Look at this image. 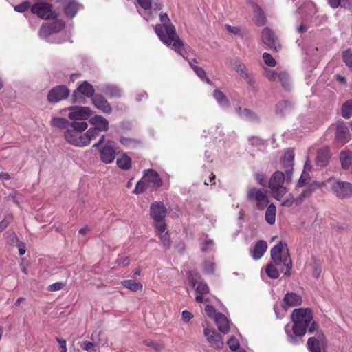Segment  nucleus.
<instances>
[{
	"mask_svg": "<svg viewBox=\"0 0 352 352\" xmlns=\"http://www.w3.org/2000/svg\"><path fill=\"white\" fill-rule=\"evenodd\" d=\"M162 24L155 26V32L160 40L166 45H172L173 48L184 58L186 51L182 39L177 35L175 26L170 23V20L166 13H161L160 15Z\"/></svg>",
	"mask_w": 352,
	"mask_h": 352,
	"instance_id": "obj_1",
	"label": "nucleus"
},
{
	"mask_svg": "<svg viewBox=\"0 0 352 352\" xmlns=\"http://www.w3.org/2000/svg\"><path fill=\"white\" fill-rule=\"evenodd\" d=\"M294 322L292 331L294 335L302 337L307 329L314 319L313 312L310 308L294 309L291 315Z\"/></svg>",
	"mask_w": 352,
	"mask_h": 352,
	"instance_id": "obj_2",
	"label": "nucleus"
},
{
	"mask_svg": "<svg viewBox=\"0 0 352 352\" xmlns=\"http://www.w3.org/2000/svg\"><path fill=\"white\" fill-rule=\"evenodd\" d=\"M272 261L276 265H280L286 267L284 274L287 276L291 275L292 268V261L289 252V249L286 243L280 241L270 250Z\"/></svg>",
	"mask_w": 352,
	"mask_h": 352,
	"instance_id": "obj_3",
	"label": "nucleus"
},
{
	"mask_svg": "<svg viewBox=\"0 0 352 352\" xmlns=\"http://www.w3.org/2000/svg\"><path fill=\"white\" fill-rule=\"evenodd\" d=\"M95 95V89L93 85L85 80L74 91L72 95L73 102L78 104L84 103L85 98L83 96L87 98H92Z\"/></svg>",
	"mask_w": 352,
	"mask_h": 352,
	"instance_id": "obj_4",
	"label": "nucleus"
},
{
	"mask_svg": "<svg viewBox=\"0 0 352 352\" xmlns=\"http://www.w3.org/2000/svg\"><path fill=\"white\" fill-rule=\"evenodd\" d=\"M52 5L48 3L40 2L36 3L31 7V12L36 14L43 19H55L58 14L54 13L52 10Z\"/></svg>",
	"mask_w": 352,
	"mask_h": 352,
	"instance_id": "obj_5",
	"label": "nucleus"
},
{
	"mask_svg": "<svg viewBox=\"0 0 352 352\" xmlns=\"http://www.w3.org/2000/svg\"><path fill=\"white\" fill-rule=\"evenodd\" d=\"M247 198L250 201L254 200L256 201V208L259 210H263L269 204L270 201L268 197L264 193L261 189L251 188L249 189Z\"/></svg>",
	"mask_w": 352,
	"mask_h": 352,
	"instance_id": "obj_6",
	"label": "nucleus"
},
{
	"mask_svg": "<svg viewBox=\"0 0 352 352\" xmlns=\"http://www.w3.org/2000/svg\"><path fill=\"white\" fill-rule=\"evenodd\" d=\"M70 91L65 85H58L51 89L47 96L50 103H57L68 98Z\"/></svg>",
	"mask_w": 352,
	"mask_h": 352,
	"instance_id": "obj_7",
	"label": "nucleus"
},
{
	"mask_svg": "<svg viewBox=\"0 0 352 352\" xmlns=\"http://www.w3.org/2000/svg\"><path fill=\"white\" fill-rule=\"evenodd\" d=\"M188 279L191 287L194 288L197 293V296L195 298L196 302L198 303L203 302L204 300V295L209 292L208 285L202 280H197L191 273L189 274Z\"/></svg>",
	"mask_w": 352,
	"mask_h": 352,
	"instance_id": "obj_8",
	"label": "nucleus"
},
{
	"mask_svg": "<svg viewBox=\"0 0 352 352\" xmlns=\"http://www.w3.org/2000/svg\"><path fill=\"white\" fill-rule=\"evenodd\" d=\"M262 41L269 49L278 52L281 49V45L278 42L274 32L268 27L263 28L261 34Z\"/></svg>",
	"mask_w": 352,
	"mask_h": 352,
	"instance_id": "obj_9",
	"label": "nucleus"
},
{
	"mask_svg": "<svg viewBox=\"0 0 352 352\" xmlns=\"http://www.w3.org/2000/svg\"><path fill=\"white\" fill-rule=\"evenodd\" d=\"M335 195L340 199L352 197V184L346 182L338 181L331 186Z\"/></svg>",
	"mask_w": 352,
	"mask_h": 352,
	"instance_id": "obj_10",
	"label": "nucleus"
},
{
	"mask_svg": "<svg viewBox=\"0 0 352 352\" xmlns=\"http://www.w3.org/2000/svg\"><path fill=\"white\" fill-rule=\"evenodd\" d=\"M70 113L69 119L73 120H85L91 115L92 111L89 107L82 106H72L68 108Z\"/></svg>",
	"mask_w": 352,
	"mask_h": 352,
	"instance_id": "obj_11",
	"label": "nucleus"
},
{
	"mask_svg": "<svg viewBox=\"0 0 352 352\" xmlns=\"http://www.w3.org/2000/svg\"><path fill=\"white\" fill-rule=\"evenodd\" d=\"M167 209L162 201H155L150 206V216L154 221L164 220Z\"/></svg>",
	"mask_w": 352,
	"mask_h": 352,
	"instance_id": "obj_12",
	"label": "nucleus"
},
{
	"mask_svg": "<svg viewBox=\"0 0 352 352\" xmlns=\"http://www.w3.org/2000/svg\"><path fill=\"white\" fill-rule=\"evenodd\" d=\"M92 104L98 110L104 113L111 114L112 113V107L104 95L101 94H96L91 98Z\"/></svg>",
	"mask_w": 352,
	"mask_h": 352,
	"instance_id": "obj_13",
	"label": "nucleus"
},
{
	"mask_svg": "<svg viewBox=\"0 0 352 352\" xmlns=\"http://www.w3.org/2000/svg\"><path fill=\"white\" fill-rule=\"evenodd\" d=\"M336 138L342 144H345L351 140L349 129L342 120L336 122Z\"/></svg>",
	"mask_w": 352,
	"mask_h": 352,
	"instance_id": "obj_14",
	"label": "nucleus"
},
{
	"mask_svg": "<svg viewBox=\"0 0 352 352\" xmlns=\"http://www.w3.org/2000/svg\"><path fill=\"white\" fill-rule=\"evenodd\" d=\"M144 178L146 180L153 190H157L163 184L160 175L153 169H147L144 171Z\"/></svg>",
	"mask_w": 352,
	"mask_h": 352,
	"instance_id": "obj_15",
	"label": "nucleus"
},
{
	"mask_svg": "<svg viewBox=\"0 0 352 352\" xmlns=\"http://www.w3.org/2000/svg\"><path fill=\"white\" fill-rule=\"evenodd\" d=\"M100 160L105 164H110L113 162L116 157V151L113 145V142L108 141L105 146L100 151Z\"/></svg>",
	"mask_w": 352,
	"mask_h": 352,
	"instance_id": "obj_16",
	"label": "nucleus"
},
{
	"mask_svg": "<svg viewBox=\"0 0 352 352\" xmlns=\"http://www.w3.org/2000/svg\"><path fill=\"white\" fill-rule=\"evenodd\" d=\"M204 334L209 342L210 345L212 347H219L220 334L217 332L214 329L210 328L207 323L203 324Z\"/></svg>",
	"mask_w": 352,
	"mask_h": 352,
	"instance_id": "obj_17",
	"label": "nucleus"
},
{
	"mask_svg": "<svg viewBox=\"0 0 352 352\" xmlns=\"http://www.w3.org/2000/svg\"><path fill=\"white\" fill-rule=\"evenodd\" d=\"M66 141L76 146H83V135L75 130L67 129L64 134Z\"/></svg>",
	"mask_w": 352,
	"mask_h": 352,
	"instance_id": "obj_18",
	"label": "nucleus"
},
{
	"mask_svg": "<svg viewBox=\"0 0 352 352\" xmlns=\"http://www.w3.org/2000/svg\"><path fill=\"white\" fill-rule=\"evenodd\" d=\"M65 14L72 19L79 10L80 5L76 0H60Z\"/></svg>",
	"mask_w": 352,
	"mask_h": 352,
	"instance_id": "obj_19",
	"label": "nucleus"
},
{
	"mask_svg": "<svg viewBox=\"0 0 352 352\" xmlns=\"http://www.w3.org/2000/svg\"><path fill=\"white\" fill-rule=\"evenodd\" d=\"M285 180V174L280 170L274 172L268 182V186L271 190L276 189L283 186Z\"/></svg>",
	"mask_w": 352,
	"mask_h": 352,
	"instance_id": "obj_20",
	"label": "nucleus"
},
{
	"mask_svg": "<svg viewBox=\"0 0 352 352\" xmlns=\"http://www.w3.org/2000/svg\"><path fill=\"white\" fill-rule=\"evenodd\" d=\"M331 155L328 147L320 148L317 152L316 164L318 166H326L331 159Z\"/></svg>",
	"mask_w": 352,
	"mask_h": 352,
	"instance_id": "obj_21",
	"label": "nucleus"
},
{
	"mask_svg": "<svg viewBox=\"0 0 352 352\" xmlns=\"http://www.w3.org/2000/svg\"><path fill=\"white\" fill-rule=\"evenodd\" d=\"M267 249V243L264 240H258L251 251V256L254 260L260 259Z\"/></svg>",
	"mask_w": 352,
	"mask_h": 352,
	"instance_id": "obj_22",
	"label": "nucleus"
},
{
	"mask_svg": "<svg viewBox=\"0 0 352 352\" xmlns=\"http://www.w3.org/2000/svg\"><path fill=\"white\" fill-rule=\"evenodd\" d=\"M283 302L288 307L299 306L302 302V298L294 292H287L283 298Z\"/></svg>",
	"mask_w": 352,
	"mask_h": 352,
	"instance_id": "obj_23",
	"label": "nucleus"
},
{
	"mask_svg": "<svg viewBox=\"0 0 352 352\" xmlns=\"http://www.w3.org/2000/svg\"><path fill=\"white\" fill-rule=\"evenodd\" d=\"M101 91L110 98H120L122 95V89L115 85H104Z\"/></svg>",
	"mask_w": 352,
	"mask_h": 352,
	"instance_id": "obj_24",
	"label": "nucleus"
},
{
	"mask_svg": "<svg viewBox=\"0 0 352 352\" xmlns=\"http://www.w3.org/2000/svg\"><path fill=\"white\" fill-rule=\"evenodd\" d=\"M188 63L190 67L193 69V71L196 73V74L202 80L206 81L207 83L212 85V82L206 76V73L205 70L197 65L198 61L195 58H192L188 60Z\"/></svg>",
	"mask_w": 352,
	"mask_h": 352,
	"instance_id": "obj_25",
	"label": "nucleus"
},
{
	"mask_svg": "<svg viewBox=\"0 0 352 352\" xmlns=\"http://www.w3.org/2000/svg\"><path fill=\"white\" fill-rule=\"evenodd\" d=\"M238 114L241 118L247 119L252 122H259L260 119L259 117L251 109L241 107H238L236 109Z\"/></svg>",
	"mask_w": 352,
	"mask_h": 352,
	"instance_id": "obj_26",
	"label": "nucleus"
},
{
	"mask_svg": "<svg viewBox=\"0 0 352 352\" xmlns=\"http://www.w3.org/2000/svg\"><path fill=\"white\" fill-rule=\"evenodd\" d=\"M340 161L342 168L348 170L352 165V152L349 150H344L340 152Z\"/></svg>",
	"mask_w": 352,
	"mask_h": 352,
	"instance_id": "obj_27",
	"label": "nucleus"
},
{
	"mask_svg": "<svg viewBox=\"0 0 352 352\" xmlns=\"http://www.w3.org/2000/svg\"><path fill=\"white\" fill-rule=\"evenodd\" d=\"M100 126H95L89 129L85 133L83 134V146L88 145L91 140L95 139L99 135V132L102 131Z\"/></svg>",
	"mask_w": 352,
	"mask_h": 352,
	"instance_id": "obj_28",
	"label": "nucleus"
},
{
	"mask_svg": "<svg viewBox=\"0 0 352 352\" xmlns=\"http://www.w3.org/2000/svg\"><path fill=\"white\" fill-rule=\"evenodd\" d=\"M292 103L288 100H281L276 105L275 113L277 116L283 117L284 115L292 109Z\"/></svg>",
	"mask_w": 352,
	"mask_h": 352,
	"instance_id": "obj_29",
	"label": "nucleus"
},
{
	"mask_svg": "<svg viewBox=\"0 0 352 352\" xmlns=\"http://www.w3.org/2000/svg\"><path fill=\"white\" fill-rule=\"evenodd\" d=\"M276 208L274 204H270L265 211V219L270 224L273 225L276 221Z\"/></svg>",
	"mask_w": 352,
	"mask_h": 352,
	"instance_id": "obj_30",
	"label": "nucleus"
},
{
	"mask_svg": "<svg viewBox=\"0 0 352 352\" xmlns=\"http://www.w3.org/2000/svg\"><path fill=\"white\" fill-rule=\"evenodd\" d=\"M205 311L208 317L213 318L217 324V329L220 331V313L212 305H207L205 307Z\"/></svg>",
	"mask_w": 352,
	"mask_h": 352,
	"instance_id": "obj_31",
	"label": "nucleus"
},
{
	"mask_svg": "<svg viewBox=\"0 0 352 352\" xmlns=\"http://www.w3.org/2000/svg\"><path fill=\"white\" fill-rule=\"evenodd\" d=\"M69 124L70 122L68 121L66 118L60 117L53 118L51 120V124L60 129L67 130V129H69Z\"/></svg>",
	"mask_w": 352,
	"mask_h": 352,
	"instance_id": "obj_32",
	"label": "nucleus"
},
{
	"mask_svg": "<svg viewBox=\"0 0 352 352\" xmlns=\"http://www.w3.org/2000/svg\"><path fill=\"white\" fill-rule=\"evenodd\" d=\"M117 165L124 170H128L131 167V159L126 154L124 153L121 157L117 159Z\"/></svg>",
	"mask_w": 352,
	"mask_h": 352,
	"instance_id": "obj_33",
	"label": "nucleus"
},
{
	"mask_svg": "<svg viewBox=\"0 0 352 352\" xmlns=\"http://www.w3.org/2000/svg\"><path fill=\"white\" fill-rule=\"evenodd\" d=\"M329 6L332 8H337L338 7L344 9H351L352 3L349 0H327Z\"/></svg>",
	"mask_w": 352,
	"mask_h": 352,
	"instance_id": "obj_34",
	"label": "nucleus"
},
{
	"mask_svg": "<svg viewBox=\"0 0 352 352\" xmlns=\"http://www.w3.org/2000/svg\"><path fill=\"white\" fill-rule=\"evenodd\" d=\"M89 122L93 125H97L100 122H103V126H100V129L103 131H107L109 130V122L108 120L102 116H95L89 120Z\"/></svg>",
	"mask_w": 352,
	"mask_h": 352,
	"instance_id": "obj_35",
	"label": "nucleus"
},
{
	"mask_svg": "<svg viewBox=\"0 0 352 352\" xmlns=\"http://www.w3.org/2000/svg\"><path fill=\"white\" fill-rule=\"evenodd\" d=\"M276 265L272 261L268 263L265 267V272L267 275L272 279H276L280 276L279 271L276 267Z\"/></svg>",
	"mask_w": 352,
	"mask_h": 352,
	"instance_id": "obj_36",
	"label": "nucleus"
},
{
	"mask_svg": "<svg viewBox=\"0 0 352 352\" xmlns=\"http://www.w3.org/2000/svg\"><path fill=\"white\" fill-rule=\"evenodd\" d=\"M122 285L133 292L140 291L142 289V285L134 280H124L122 281Z\"/></svg>",
	"mask_w": 352,
	"mask_h": 352,
	"instance_id": "obj_37",
	"label": "nucleus"
},
{
	"mask_svg": "<svg viewBox=\"0 0 352 352\" xmlns=\"http://www.w3.org/2000/svg\"><path fill=\"white\" fill-rule=\"evenodd\" d=\"M342 116L345 119H349L352 116V100H346L341 108Z\"/></svg>",
	"mask_w": 352,
	"mask_h": 352,
	"instance_id": "obj_38",
	"label": "nucleus"
},
{
	"mask_svg": "<svg viewBox=\"0 0 352 352\" xmlns=\"http://www.w3.org/2000/svg\"><path fill=\"white\" fill-rule=\"evenodd\" d=\"M49 26H50L53 34H56L61 31L65 26V22L61 19H57L56 18V20L52 21V22H47Z\"/></svg>",
	"mask_w": 352,
	"mask_h": 352,
	"instance_id": "obj_39",
	"label": "nucleus"
},
{
	"mask_svg": "<svg viewBox=\"0 0 352 352\" xmlns=\"http://www.w3.org/2000/svg\"><path fill=\"white\" fill-rule=\"evenodd\" d=\"M88 127V124L86 122H77L76 120L70 122L69 129L75 130L77 132L82 133V131H85Z\"/></svg>",
	"mask_w": 352,
	"mask_h": 352,
	"instance_id": "obj_40",
	"label": "nucleus"
},
{
	"mask_svg": "<svg viewBox=\"0 0 352 352\" xmlns=\"http://www.w3.org/2000/svg\"><path fill=\"white\" fill-rule=\"evenodd\" d=\"M151 186L146 182V180L143 177L142 180L139 181L135 186V188L133 190V193L139 195L144 192L147 189H148Z\"/></svg>",
	"mask_w": 352,
	"mask_h": 352,
	"instance_id": "obj_41",
	"label": "nucleus"
},
{
	"mask_svg": "<svg viewBox=\"0 0 352 352\" xmlns=\"http://www.w3.org/2000/svg\"><path fill=\"white\" fill-rule=\"evenodd\" d=\"M307 346L310 352H321L318 340L315 337H311L308 339Z\"/></svg>",
	"mask_w": 352,
	"mask_h": 352,
	"instance_id": "obj_42",
	"label": "nucleus"
},
{
	"mask_svg": "<svg viewBox=\"0 0 352 352\" xmlns=\"http://www.w3.org/2000/svg\"><path fill=\"white\" fill-rule=\"evenodd\" d=\"M255 12L256 14L255 19L256 24L258 26L264 25L266 21L265 15L259 6H256Z\"/></svg>",
	"mask_w": 352,
	"mask_h": 352,
	"instance_id": "obj_43",
	"label": "nucleus"
},
{
	"mask_svg": "<svg viewBox=\"0 0 352 352\" xmlns=\"http://www.w3.org/2000/svg\"><path fill=\"white\" fill-rule=\"evenodd\" d=\"M312 259L314 261V263L312 265L313 276H314V277L318 278L322 272V263H321L320 260L318 259L315 256H313Z\"/></svg>",
	"mask_w": 352,
	"mask_h": 352,
	"instance_id": "obj_44",
	"label": "nucleus"
},
{
	"mask_svg": "<svg viewBox=\"0 0 352 352\" xmlns=\"http://www.w3.org/2000/svg\"><path fill=\"white\" fill-rule=\"evenodd\" d=\"M278 77L280 82H281L283 87L285 90H287V91L289 90L291 88V84L289 82V75L287 74V73H286L285 72H281L279 73Z\"/></svg>",
	"mask_w": 352,
	"mask_h": 352,
	"instance_id": "obj_45",
	"label": "nucleus"
},
{
	"mask_svg": "<svg viewBox=\"0 0 352 352\" xmlns=\"http://www.w3.org/2000/svg\"><path fill=\"white\" fill-rule=\"evenodd\" d=\"M53 34V32L49 26L48 23H43L42 26L41 27L38 32V35L41 38H47L50 35Z\"/></svg>",
	"mask_w": 352,
	"mask_h": 352,
	"instance_id": "obj_46",
	"label": "nucleus"
},
{
	"mask_svg": "<svg viewBox=\"0 0 352 352\" xmlns=\"http://www.w3.org/2000/svg\"><path fill=\"white\" fill-rule=\"evenodd\" d=\"M273 192L272 197L280 201L283 197L287 193V188L285 186H280L276 189L271 190Z\"/></svg>",
	"mask_w": 352,
	"mask_h": 352,
	"instance_id": "obj_47",
	"label": "nucleus"
},
{
	"mask_svg": "<svg viewBox=\"0 0 352 352\" xmlns=\"http://www.w3.org/2000/svg\"><path fill=\"white\" fill-rule=\"evenodd\" d=\"M310 180H311V177H310L309 173L305 170H303L300 179L298 181L296 186L298 187H303L305 185H307V184H309Z\"/></svg>",
	"mask_w": 352,
	"mask_h": 352,
	"instance_id": "obj_48",
	"label": "nucleus"
},
{
	"mask_svg": "<svg viewBox=\"0 0 352 352\" xmlns=\"http://www.w3.org/2000/svg\"><path fill=\"white\" fill-rule=\"evenodd\" d=\"M154 226L156 229L157 234L159 236H161L162 234H164L166 229L167 226L165 223L164 220L160 221H154Z\"/></svg>",
	"mask_w": 352,
	"mask_h": 352,
	"instance_id": "obj_49",
	"label": "nucleus"
},
{
	"mask_svg": "<svg viewBox=\"0 0 352 352\" xmlns=\"http://www.w3.org/2000/svg\"><path fill=\"white\" fill-rule=\"evenodd\" d=\"M230 330V322L228 318L221 313V333L226 334Z\"/></svg>",
	"mask_w": 352,
	"mask_h": 352,
	"instance_id": "obj_50",
	"label": "nucleus"
},
{
	"mask_svg": "<svg viewBox=\"0 0 352 352\" xmlns=\"http://www.w3.org/2000/svg\"><path fill=\"white\" fill-rule=\"evenodd\" d=\"M263 58L265 63L269 67H275L276 65V61L273 58V56L267 52H264L263 54Z\"/></svg>",
	"mask_w": 352,
	"mask_h": 352,
	"instance_id": "obj_51",
	"label": "nucleus"
},
{
	"mask_svg": "<svg viewBox=\"0 0 352 352\" xmlns=\"http://www.w3.org/2000/svg\"><path fill=\"white\" fill-rule=\"evenodd\" d=\"M145 345L152 347L156 351H160L164 349L163 344L153 340H145L144 341Z\"/></svg>",
	"mask_w": 352,
	"mask_h": 352,
	"instance_id": "obj_52",
	"label": "nucleus"
},
{
	"mask_svg": "<svg viewBox=\"0 0 352 352\" xmlns=\"http://www.w3.org/2000/svg\"><path fill=\"white\" fill-rule=\"evenodd\" d=\"M12 242L14 243V241L16 242V245L19 247V254L20 256H22L25 254V248L24 243L20 241L16 235V234L13 233L12 236Z\"/></svg>",
	"mask_w": 352,
	"mask_h": 352,
	"instance_id": "obj_53",
	"label": "nucleus"
},
{
	"mask_svg": "<svg viewBox=\"0 0 352 352\" xmlns=\"http://www.w3.org/2000/svg\"><path fill=\"white\" fill-rule=\"evenodd\" d=\"M228 345L231 351H235L239 349L240 344L239 341L236 337L232 336L228 340Z\"/></svg>",
	"mask_w": 352,
	"mask_h": 352,
	"instance_id": "obj_54",
	"label": "nucleus"
},
{
	"mask_svg": "<svg viewBox=\"0 0 352 352\" xmlns=\"http://www.w3.org/2000/svg\"><path fill=\"white\" fill-rule=\"evenodd\" d=\"M311 195V190L309 189L306 188L296 199V205L300 206L302 204V202L305 198L308 197Z\"/></svg>",
	"mask_w": 352,
	"mask_h": 352,
	"instance_id": "obj_55",
	"label": "nucleus"
},
{
	"mask_svg": "<svg viewBox=\"0 0 352 352\" xmlns=\"http://www.w3.org/2000/svg\"><path fill=\"white\" fill-rule=\"evenodd\" d=\"M225 27L230 34L239 36L241 38L243 36V34L242 33L241 30L239 28L236 26H232L228 24H226Z\"/></svg>",
	"mask_w": 352,
	"mask_h": 352,
	"instance_id": "obj_56",
	"label": "nucleus"
},
{
	"mask_svg": "<svg viewBox=\"0 0 352 352\" xmlns=\"http://www.w3.org/2000/svg\"><path fill=\"white\" fill-rule=\"evenodd\" d=\"M249 143L253 146H261L265 144V142L263 140L261 139L258 137L252 136L249 138L248 139Z\"/></svg>",
	"mask_w": 352,
	"mask_h": 352,
	"instance_id": "obj_57",
	"label": "nucleus"
},
{
	"mask_svg": "<svg viewBox=\"0 0 352 352\" xmlns=\"http://www.w3.org/2000/svg\"><path fill=\"white\" fill-rule=\"evenodd\" d=\"M32 6H30V2L29 1H24L14 7V10L18 12H24L26 10H28L30 8H31Z\"/></svg>",
	"mask_w": 352,
	"mask_h": 352,
	"instance_id": "obj_58",
	"label": "nucleus"
},
{
	"mask_svg": "<svg viewBox=\"0 0 352 352\" xmlns=\"http://www.w3.org/2000/svg\"><path fill=\"white\" fill-rule=\"evenodd\" d=\"M256 179L257 182L262 186H266L267 184V177L263 173H256Z\"/></svg>",
	"mask_w": 352,
	"mask_h": 352,
	"instance_id": "obj_59",
	"label": "nucleus"
},
{
	"mask_svg": "<svg viewBox=\"0 0 352 352\" xmlns=\"http://www.w3.org/2000/svg\"><path fill=\"white\" fill-rule=\"evenodd\" d=\"M325 186V183L324 182H316L314 181L309 184V186L307 188L311 190V193L312 194L316 189L320 188Z\"/></svg>",
	"mask_w": 352,
	"mask_h": 352,
	"instance_id": "obj_60",
	"label": "nucleus"
},
{
	"mask_svg": "<svg viewBox=\"0 0 352 352\" xmlns=\"http://www.w3.org/2000/svg\"><path fill=\"white\" fill-rule=\"evenodd\" d=\"M65 285V283H64L56 282L55 283L50 285L47 287V289L50 292L59 291V290L62 289Z\"/></svg>",
	"mask_w": 352,
	"mask_h": 352,
	"instance_id": "obj_61",
	"label": "nucleus"
},
{
	"mask_svg": "<svg viewBox=\"0 0 352 352\" xmlns=\"http://www.w3.org/2000/svg\"><path fill=\"white\" fill-rule=\"evenodd\" d=\"M161 241L166 248H169L171 245L172 241L168 232H166L164 234L160 236Z\"/></svg>",
	"mask_w": 352,
	"mask_h": 352,
	"instance_id": "obj_62",
	"label": "nucleus"
},
{
	"mask_svg": "<svg viewBox=\"0 0 352 352\" xmlns=\"http://www.w3.org/2000/svg\"><path fill=\"white\" fill-rule=\"evenodd\" d=\"M294 150L292 148H288L285 151V155L282 157L292 163H294Z\"/></svg>",
	"mask_w": 352,
	"mask_h": 352,
	"instance_id": "obj_63",
	"label": "nucleus"
},
{
	"mask_svg": "<svg viewBox=\"0 0 352 352\" xmlns=\"http://www.w3.org/2000/svg\"><path fill=\"white\" fill-rule=\"evenodd\" d=\"M342 57L346 65L352 67V53L348 51L344 52Z\"/></svg>",
	"mask_w": 352,
	"mask_h": 352,
	"instance_id": "obj_64",
	"label": "nucleus"
}]
</instances>
